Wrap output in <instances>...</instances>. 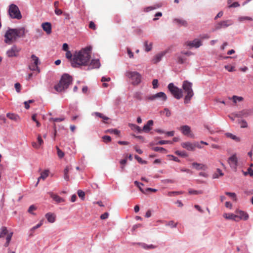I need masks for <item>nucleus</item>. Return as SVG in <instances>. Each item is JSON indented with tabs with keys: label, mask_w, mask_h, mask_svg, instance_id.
Instances as JSON below:
<instances>
[{
	"label": "nucleus",
	"mask_w": 253,
	"mask_h": 253,
	"mask_svg": "<svg viewBox=\"0 0 253 253\" xmlns=\"http://www.w3.org/2000/svg\"><path fill=\"white\" fill-rule=\"evenodd\" d=\"M192 54V53L190 51L182 52L180 54H176V57L177 63L179 64H183L186 60L184 55L190 56Z\"/></svg>",
	"instance_id": "nucleus-11"
},
{
	"label": "nucleus",
	"mask_w": 253,
	"mask_h": 253,
	"mask_svg": "<svg viewBox=\"0 0 253 253\" xmlns=\"http://www.w3.org/2000/svg\"><path fill=\"white\" fill-rule=\"evenodd\" d=\"M88 65V69H94V68H98L100 66V63L99 59H93L91 61Z\"/></svg>",
	"instance_id": "nucleus-19"
},
{
	"label": "nucleus",
	"mask_w": 253,
	"mask_h": 253,
	"mask_svg": "<svg viewBox=\"0 0 253 253\" xmlns=\"http://www.w3.org/2000/svg\"><path fill=\"white\" fill-rule=\"evenodd\" d=\"M192 84L187 81H184L182 84V88L186 93L184 97V103H189L192 97L194 95V92L192 88Z\"/></svg>",
	"instance_id": "nucleus-4"
},
{
	"label": "nucleus",
	"mask_w": 253,
	"mask_h": 253,
	"mask_svg": "<svg viewBox=\"0 0 253 253\" xmlns=\"http://www.w3.org/2000/svg\"><path fill=\"white\" fill-rule=\"evenodd\" d=\"M188 193L190 195H192V194H194V195L202 194L203 193V191H202V190L197 191V190H193L192 189H190L188 190Z\"/></svg>",
	"instance_id": "nucleus-37"
},
{
	"label": "nucleus",
	"mask_w": 253,
	"mask_h": 253,
	"mask_svg": "<svg viewBox=\"0 0 253 253\" xmlns=\"http://www.w3.org/2000/svg\"><path fill=\"white\" fill-rule=\"evenodd\" d=\"M134 184H135L136 186H137L139 188V189L142 192H144L143 189L141 187V186L143 185V183L139 182L137 181H134Z\"/></svg>",
	"instance_id": "nucleus-47"
},
{
	"label": "nucleus",
	"mask_w": 253,
	"mask_h": 253,
	"mask_svg": "<svg viewBox=\"0 0 253 253\" xmlns=\"http://www.w3.org/2000/svg\"><path fill=\"white\" fill-rule=\"evenodd\" d=\"M129 126L131 127L132 129H134L139 132H141L142 131V129H141L139 126L136 125L129 124Z\"/></svg>",
	"instance_id": "nucleus-38"
},
{
	"label": "nucleus",
	"mask_w": 253,
	"mask_h": 253,
	"mask_svg": "<svg viewBox=\"0 0 253 253\" xmlns=\"http://www.w3.org/2000/svg\"><path fill=\"white\" fill-rule=\"evenodd\" d=\"M168 89L171 92V93L173 95V96L177 99H179L181 98L182 95V91L181 89H179L176 86H174L173 84L170 83L168 85Z\"/></svg>",
	"instance_id": "nucleus-7"
},
{
	"label": "nucleus",
	"mask_w": 253,
	"mask_h": 253,
	"mask_svg": "<svg viewBox=\"0 0 253 253\" xmlns=\"http://www.w3.org/2000/svg\"><path fill=\"white\" fill-rule=\"evenodd\" d=\"M103 141L105 143H108L111 141V138L108 135H105L102 137Z\"/></svg>",
	"instance_id": "nucleus-44"
},
{
	"label": "nucleus",
	"mask_w": 253,
	"mask_h": 253,
	"mask_svg": "<svg viewBox=\"0 0 253 253\" xmlns=\"http://www.w3.org/2000/svg\"><path fill=\"white\" fill-rule=\"evenodd\" d=\"M108 216H109L108 213L105 212L101 215L100 218L101 219H105L108 217Z\"/></svg>",
	"instance_id": "nucleus-63"
},
{
	"label": "nucleus",
	"mask_w": 253,
	"mask_h": 253,
	"mask_svg": "<svg viewBox=\"0 0 253 253\" xmlns=\"http://www.w3.org/2000/svg\"><path fill=\"white\" fill-rule=\"evenodd\" d=\"M25 35V29L23 27L11 29L8 28L4 34V42L11 44L15 42L18 38L23 37Z\"/></svg>",
	"instance_id": "nucleus-2"
},
{
	"label": "nucleus",
	"mask_w": 253,
	"mask_h": 253,
	"mask_svg": "<svg viewBox=\"0 0 253 253\" xmlns=\"http://www.w3.org/2000/svg\"><path fill=\"white\" fill-rule=\"evenodd\" d=\"M225 194L230 197L234 201H237L236 195L235 193L226 192Z\"/></svg>",
	"instance_id": "nucleus-39"
},
{
	"label": "nucleus",
	"mask_w": 253,
	"mask_h": 253,
	"mask_svg": "<svg viewBox=\"0 0 253 253\" xmlns=\"http://www.w3.org/2000/svg\"><path fill=\"white\" fill-rule=\"evenodd\" d=\"M252 18L248 16L241 17L239 18V20L240 21H243L244 20H252Z\"/></svg>",
	"instance_id": "nucleus-58"
},
{
	"label": "nucleus",
	"mask_w": 253,
	"mask_h": 253,
	"mask_svg": "<svg viewBox=\"0 0 253 253\" xmlns=\"http://www.w3.org/2000/svg\"><path fill=\"white\" fill-rule=\"evenodd\" d=\"M244 175H247V174H249L251 177H253V170L251 168H249L248 169V171L246 172H244Z\"/></svg>",
	"instance_id": "nucleus-42"
},
{
	"label": "nucleus",
	"mask_w": 253,
	"mask_h": 253,
	"mask_svg": "<svg viewBox=\"0 0 253 253\" xmlns=\"http://www.w3.org/2000/svg\"><path fill=\"white\" fill-rule=\"evenodd\" d=\"M20 50V48H18L16 45H13L10 49L7 51L6 54L9 57L17 56Z\"/></svg>",
	"instance_id": "nucleus-12"
},
{
	"label": "nucleus",
	"mask_w": 253,
	"mask_h": 253,
	"mask_svg": "<svg viewBox=\"0 0 253 253\" xmlns=\"http://www.w3.org/2000/svg\"><path fill=\"white\" fill-rule=\"evenodd\" d=\"M89 28L90 29H91L94 30H95L96 29V25H95V23L92 21H90L89 24Z\"/></svg>",
	"instance_id": "nucleus-57"
},
{
	"label": "nucleus",
	"mask_w": 253,
	"mask_h": 253,
	"mask_svg": "<svg viewBox=\"0 0 253 253\" xmlns=\"http://www.w3.org/2000/svg\"><path fill=\"white\" fill-rule=\"evenodd\" d=\"M31 59L33 61L34 64L29 65V69L32 71H37L38 73L40 72V70L38 67L40 64L39 59L35 55L33 54L31 56Z\"/></svg>",
	"instance_id": "nucleus-8"
},
{
	"label": "nucleus",
	"mask_w": 253,
	"mask_h": 253,
	"mask_svg": "<svg viewBox=\"0 0 253 253\" xmlns=\"http://www.w3.org/2000/svg\"><path fill=\"white\" fill-rule=\"evenodd\" d=\"M55 13L57 15H60L63 13V11L62 10L58 9L56 7V8H55L54 10Z\"/></svg>",
	"instance_id": "nucleus-60"
},
{
	"label": "nucleus",
	"mask_w": 253,
	"mask_h": 253,
	"mask_svg": "<svg viewBox=\"0 0 253 253\" xmlns=\"http://www.w3.org/2000/svg\"><path fill=\"white\" fill-rule=\"evenodd\" d=\"M91 57L90 50L88 48L83 49L74 55L71 61L72 66L74 68L80 67L88 65Z\"/></svg>",
	"instance_id": "nucleus-1"
},
{
	"label": "nucleus",
	"mask_w": 253,
	"mask_h": 253,
	"mask_svg": "<svg viewBox=\"0 0 253 253\" xmlns=\"http://www.w3.org/2000/svg\"><path fill=\"white\" fill-rule=\"evenodd\" d=\"M32 119L33 121H34L36 123L37 126L39 127L41 126V124L36 119V114L33 115V116H32Z\"/></svg>",
	"instance_id": "nucleus-52"
},
{
	"label": "nucleus",
	"mask_w": 253,
	"mask_h": 253,
	"mask_svg": "<svg viewBox=\"0 0 253 253\" xmlns=\"http://www.w3.org/2000/svg\"><path fill=\"white\" fill-rule=\"evenodd\" d=\"M152 45L153 43L152 42H150V43L148 42V41H146L144 43V45L145 47V50L146 52H149L150 50H151L152 48Z\"/></svg>",
	"instance_id": "nucleus-30"
},
{
	"label": "nucleus",
	"mask_w": 253,
	"mask_h": 253,
	"mask_svg": "<svg viewBox=\"0 0 253 253\" xmlns=\"http://www.w3.org/2000/svg\"><path fill=\"white\" fill-rule=\"evenodd\" d=\"M38 140V144L40 145V146H41L42 145L43 143V141L42 138V137L40 135H39L37 138Z\"/></svg>",
	"instance_id": "nucleus-55"
},
{
	"label": "nucleus",
	"mask_w": 253,
	"mask_h": 253,
	"mask_svg": "<svg viewBox=\"0 0 253 253\" xmlns=\"http://www.w3.org/2000/svg\"><path fill=\"white\" fill-rule=\"evenodd\" d=\"M15 89L17 92H20L21 90V85L19 83H17L14 85Z\"/></svg>",
	"instance_id": "nucleus-54"
},
{
	"label": "nucleus",
	"mask_w": 253,
	"mask_h": 253,
	"mask_svg": "<svg viewBox=\"0 0 253 253\" xmlns=\"http://www.w3.org/2000/svg\"><path fill=\"white\" fill-rule=\"evenodd\" d=\"M164 113H165L166 116L167 117H169L171 115L170 111L168 108L164 109Z\"/></svg>",
	"instance_id": "nucleus-62"
},
{
	"label": "nucleus",
	"mask_w": 253,
	"mask_h": 253,
	"mask_svg": "<svg viewBox=\"0 0 253 253\" xmlns=\"http://www.w3.org/2000/svg\"><path fill=\"white\" fill-rule=\"evenodd\" d=\"M108 132L111 133H114L116 135L119 134L120 131L117 129H110L108 130Z\"/></svg>",
	"instance_id": "nucleus-46"
},
{
	"label": "nucleus",
	"mask_w": 253,
	"mask_h": 253,
	"mask_svg": "<svg viewBox=\"0 0 253 253\" xmlns=\"http://www.w3.org/2000/svg\"><path fill=\"white\" fill-rule=\"evenodd\" d=\"M253 114V109H248L243 110L238 113L236 116L238 117H248Z\"/></svg>",
	"instance_id": "nucleus-16"
},
{
	"label": "nucleus",
	"mask_w": 253,
	"mask_h": 253,
	"mask_svg": "<svg viewBox=\"0 0 253 253\" xmlns=\"http://www.w3.org/2000/svg\"><path fill=\"white\" fill-rule=\"evenodd\" d=\"M127 159L126 158L121 160L120 162V164L121 165V170L124 171L125 169V166L126 164Z\"/></svg>",
	"instance_id": "nucleus-41"
},
{
	"label": "nucleus",
	"mask_w": 253,
	"mask_h": 253,
	"mask_svg": "<svg viewBox=\"0 0 253 253\" xmlns=\"http://www.w3.org/2000/svg\"><path fill=\"white\" fill-rule=\"evenodd\" d=\"M12 235H13L12 232H11L7 235V236L6 238V243L4 244V246L5 247H7L9 245V244L11 241Z\"/></svg>",
	"instance_id": "nucleus-36"
},
{
	"label": "nucleus",
	"mask_w": 253,
	"mask_h": 253,
	"mask_svg": "<svg viewBox=\"0 0 253 253\" xmlns=\"http://www.w3.org/2000/svg\"><path fill=\"white\" fill-rule=\"evenodd\" d=\"M153 125V120H149L147 124L144 126L142 131L146 133L149 132L151 130V126Z\"/></svg>",
	"instance_id": "nucleus-21"
},
{
	"label": "nucleus",
	"mask_w": 253,
	"mask_h": 253,
	"mask_svg": "<svg viewBox=\"0 0 253 253\" xmlns=\"http://www.w3.org/2000/svg\"><path fill=\"white\" fill-rule=\"evenodd\" d=\"M172 141H168V140H161V141H159L158 143V144H160V145H163V144H172Z\"/></svg>",
	"instance_id": "nucleus-51"
},
{
	"label": "nucleus",
	"mask_w": 253,
	"mask_h": 253,
	"mask_svg": "<svg viewBox=\"0 0 253 253\" xmlns=\"http://www.w3.org/2000/svg\"><path fill=\"white\" fill-rule=\"evenodd\" d=\"M175 153L176 155L182 157H186L187 156L186 153L184 151H176Z\"/></svg>",
	"instance_id": "nucleus-45"
},
{
	"label": "nucleus",
	"mask_w": 253,
	"mask_h": 253,
	"mask_svg": "<svg viewBox=\"0 0 253 253\" xmlns=\"http://www.w3.org/2000/svg\"><path fill=\"white\" fill-rule=\"evenodd\" d=\"M72 82V78L68 74H64L59 83L54 86V89L58 92H61L67 89Z\"/></svg>",
	"instance_id": "nucleus-3"
},
{
	"label": "nucleus",
	"mask_w": 253,
	"mask_h": 253,
	"mask_svg": "<svg viewBox=\"0 0 253 253\" xmlns=\"http://www.w3.org/2000/svg\"><path fill=\"white\" fill-rule=\"evenodd\" d=\"M192 166L193 168L197 170H206L207 169V166L203 164L198 163H193L192 164Z\"/></svg>",
	"instance_id": "nucleus-20"
},
{
	"label": "nucleus",
	"mask_w": 253,
	"mask_h": 253,
	"mask_svg": "<svg viewBox=\"0 0 253 253\" xmlns=\"http://www.w3.org/2000/svg\"><path fill=\"white\" fill-rule=\"evenodd\" d=\"M233 24L231 20H227L221 21L215 25V30H218L221 28H226Z\"/></svg>",
	"instance_id": "nucleus-13"
},
{
	"label": "nucleus",
	"mask_w": 253,
	"mask_h": 253,
	"mask_svg": "<svg viewBox=\"0 0 253 253\" xmlns=\"http://www.w3.org/2000/svg\"><path fill=\"white\" fill-rule=\"evenodd\" d=\"M48 172H49L48 170H45L44 171H43L41 173L40 177H39V178H38V181L37 183V185L38 184L39 181L40 179L44 180L48 176Z\"/></svg>",
	"instance_id": "nucleus-33"
},
{
	"label": "nucleus",
	"mask_w": 253,
	"mask_h": 253,
	"mask_svg": "<svg viewBox=\"0 0 253 253\" xmlns=\"http://www.w3.org/2000/svg\"><path fill=\"white\" fill-rule=\"evenodd\" d=\"M200 37L202 40H204V39H209L210 38V36L209 35L206 34L201 35L200 36Z\"/></svg>",
	"instance_id": "nucleus-59"
},
{
	"label": "nucleus",
	"mask_w": 253,
	"mask_h": 253,
	"mask_svg": "<svg viewBox=\"0 0 253 253\" xmlns=\"http://www.w3.org/2000/svg\"><path fill=\"white\" fill-rule=\"evenodd\" d=\"M165 52H161L156 54L153 59V62L155 64L157 63L161 60L162 58L165 55Z\"/></svg>",
	"instance_id": "nucleus-25"
},
{
	"label": "nucleus",
	"mask_w": 253,
	"mask_h": 253,
	"mask_svg": "<svg viewBox=\"0 0 253 253\" xmlns=\"http://www.w3.org/2000/svg\"><path fill=\"white\" fill-rule=\"evenodd\" d=\"M225 135L227 137L231 138V139L235 140L236 142L240 141V138L239 137L236 136V135H235L231 133L227 132L225 134Z\"/></svg>",
	"instance_id": "nucleus-28"
},
{
	"label": "nucleus",
	"mask_w": 253,
	"mask_h": 253,
	"mask_svg": "<svg viewBox=\"0 0 253 253\" xmlns=\"http://www.w3.org/2000/svg\"><path fill=\"white\" fill-rule=\"evenodd\" d=\"M45 217L50 223H53L55 221L56 215L54 213L48 212L45 214Z\"/></svg>",
	"instance_id": "nucleus-24"
},
{
	"label": "nucleus",
	"mask_w": 253,
	"mask_h": 253,
	"mask_svg": "<svg viewBox=\"0 0 253 253\" xmlns=\"http://www.w3.org/2000/svg\"><path fill=\"white\" fill-rule=\"evenodd\" d=\"M185 45L190 47H195L198 48L201 45V42L200 40L195 39L193 41H187L185 42Z\"/></svg>",
	"instance_id": "nucleus-15"
},
{
	"label": "nucleus",
	"mask_w": 253,
	"mask_h": 253,
	"mask_svg": "<svg viewBox=\"0 0 253 253\" xmlns=\"http://www.w3.org/2000/svg\"><path fill=\"white\" fill-rule=\"evenodd\" d=\"M50 196L51 198H52L57 203H60L64 202L65 201V200L57 195V194H54L53 193H49Z\"/></svg>",
	"instance_id": "nucleus-22"
},
{
	"label": "nucleus",
	"mask_w": 253,
	"mask_h": 253,
	"mask_svg": "<svg viewBox=\"0 0 253 253\" xmlns=\"http://www.w3.org/2000/svg\"><path fill=\"white\" fill-rule=\"evenodd\" d=\"M66 57L69 59L71 60V61L72 60H71L72 54L71 52L70 51H67L66 53Z\"/></svg>",
	"instance_id": "nucleus-61"
},
{
	"label": "nucleus",
	"mask_w": 253,
	"mask_h": 253,
	"mask_svg": "<svg viewBox=\"0 0 253 253\" xmlns=\"http://www.w3.org/2000/svg\"><path fill=\"white\" fill-rule=\"evenodd\" d=\"M7 228L5 226H2L0 229V238H3L6 235L8 234Z\"/></svg>",
	"instance_id": "nucleus-32"
},
{
	"label": "nucleus",
	"mask_w": 253,
	"mask_h": 253,
	"mask_svg": "<svg viewBox=\"0 0 253 253\" xmlns=\"http://www.w3.org/2000/svg\"><path fill=\"white\" fill-rule=\"evenodd\" d=\"M78 195L79 197L81 198L82 199H83L85 196V193L84 191H83L81 190H79L78 191Z\"/></svg>",
	"instance_id": "nucleus-48"
},
{
	"label": "nucleus",
	"mask_w": 253,
	"mask_h": 253,
	"mask_svg": "<svg viewBox=\"0 0 253 253\" xmlns=\"http://www.w3.org/2000/svg\"><path fill=\"white\" fill-rule=\"evenodd\" d=\"M42 27L44 31L46 32L47 35L51 33V24L49 22H44L42 23Z\"/></svg>",
	"instance_id": "nucleus-17"
},
{
	"label": "nucleus",
	"mask_w": 253,
	"mask_h": 253,
	"mask_svg": "<svg viewBox=\"0 0 253 253\" xmlns=\"http://www.w3.org/2000/svg\"><path fill=\"white\" fill-rule=\"evenodd\" d=\"M229 99H232L235 104H236L237 101L241 102L243 100V97L241 96H238L236 95H233L231 98L229 97Z\"/></svg>",
	"instance_id": "nucleus-31"
},
{
	"label": "nucleus",
	"mask_w": 253,
	"mask_h": 253,
	"mask_svg": "<svg viewBox=\"0 0 253 253\" xmlns=\"http://www.w3.org/2000/svg\"><path fill=\"white\" fill-rule=\"evenodd\" d=\"M227 161L230 167L236 171L238 165V158L236 155L234 154L232 155L228 158Z\"/></svg>",
	"instance_id": "nucleus-10"
},
{
	"label": "nucleus",
	"mask_w": 253,
	"mask_h": 253,
	"mask_svg": "<svg viewBox=\"0 0 253 253\" xmlns=\"http://www.w3.org/2000/svg\"><path fill=\"white\" fill-rule=\"evenodd\" d=\"M152 149L156 152H160L164 154L167 152V151L165 148L161 147H155Z\"/></svg>",
	"instance_id": "nucleus-35"
},
{
	"label": "nucleus",
	"mask_w": 253,
	"mask_h": 253,
	"mask_svg": "<svg viewBox=\"0 0 253 253\" xmlns=\"http://www.w3.org/2000/svg\"><path fill=\"white\" fill-rule=\"evenodd\" d=\"M223 216L227 219H232L235 221H238L236 218L238 217V215L234 214L233 213H224Z\"/></svg>",
	"instance_id": "nucleus-27"
},
{
	"label": "nucleus",
	"mask_w": 253,
	"mask_h": 253,
	"mask_svg": "<svg viewBox=\"0 0 253 253\" xmlns=\"http://www.w3.org/2000/svg\"><path fill=\"white\" fill-rule=\"evenodd\" d=\"M237 213L238 217L236 218L237 220L238 221L240 219H243L244 220H247L249 218V215L248 213L244 211H239L236 212Z\"/></svg>",
	"instance_id": "nucleus-18"
},
{
	"label": "nucleus",
	"mask_w": 253,
	"mask_h": 253,
	"mask_svg": "<svg viewBox=\"0 0 253 253\" xmlns=\"http://www.w3.org/2000/svg\"><path fill=\"white\" fill-rule=\"evenodd\" d=\"M50 121H53V122H62L64 120V118H50Z\"/></svg>",
	"instance_id": "nucleus-53"
},
{
	"label": "nucleus",
	"mask_w": 253,
	"mask_h": 253,
	"mask_svg": "<svg viewBox=\"0 0 253 253\" xmlns=\"http://www.w3.org/2000/svg\"><path fill=\"white\" fill-rule=\"evenodd\" d=\"M157 98H161L163 101H166L167 97L164 92H160L148 97V99L151 100H155Z\"/></svg>",
	"instance_id": "nucleus-14"
},
{
	"label": "nucleus",
	"mask_w": 253,
	"mask_h": 253,
	"mask_svg": "<svg viewBox=\"0 0 253 253\" xmlns=\"http://www.w3.org/2000/svg\"><path fill=\"white\" fill-rule=\"evenodd\" d=\"M57 155L59 158H62L64 156V153L58 147H56Z\"/></svg>",
	"instance_id": "nucleus-43"
},
{
	"label": "nucleus",
	"mask_w": 253,
	"mask_h": 253,
	"mask_svg": "<svg viewBox=\"0 0 253 253\" xmlns=\"http://www.w3.org/2000/svg\"><path fill=\"white\" fill-rule=\"evenodd\" d=\"M152 85L153 88H157L158 87V80L154 79L152 81Z\"/></svg>",
	"instance_id": "nucleus-49"
},
{
	"label": "nucleus",
	"mask_w": 253,
	"mask_h": 253,
	"mask_svg": "<svg viewBox=\"0 0 253 253\" xmlns=\"http://www.w3.org/2000/svg\"><path fill=\"white\" fill-rule=\"evenodd\" d=\"M181 146L183 148L186 149L188 151H194L195 148L198 147L201 148V147L198 144V143H192L189 142H183L181 143Z\"/></svg>",
	"instance_id": "nucleus-9"
},
{
	"label": "nucleus",
	"mask_w": 253,
	"mask_h": 253,
	"mask_svg": "<svg viewBox=\"0 0 253 253\" xmlns=\"http://www.w3.org/2000/svg\"><path fill=\"white\" fill-rule=\"evenodd\" d=\"M8 13L10 17L12 19L19 20L22 18L18 7L14 4H11L9 5Z\"/></svg>",
	"instance_id": "nucleus-6"
},
{
	"label": "nucleus",
	"mask_w": 253,
	"mask_h": 253,
	"mask_svg": "<svg viewBox=\"0 0 253 253\" xmlns=\"http://www.w3.org/2000/svg\"><path fill=\"white\" fill-rule=\"evenodd\" d=\"M173 22L177 24L179 26L187 27L188 25L187 22L182 19L175 18Z\"/></svg>",
	"instance_id": "nucleus-23"
},
{
	"label": "nucleus",
	"mask_w": 253,
	"mask_h": 253,
	"mask_svg": "<svg viewBox=\"0 0 253 253\" xmlns=\"http://www.w3.org/2000/svg\"><path fill=\"white\" fill-rule=\"evenodd\" d=\"M93 115L96 117H99V118L102 119L104 120V121H103L104 123H105V121L108 120L109 119L108 117L104 116L103 114L100 113L99 112H94L93 113Z\"/></svg>",
	"instance_id": "nucleus-34"
},
{
	"label": "nucleus",
	"mask_w": 253,
	"mask_h": 253,
	"mask_svg": "<svg viewBox=\"0 0 253 253\" xmlns=\"http://www.w3.org/2000/svg\"><path fill=\"white\" fill-rule=\"evenodd\" d=\"M37 209V208L36 206H35L34 205H31L29 209H28V212L30 213H32V214H34V213L32 212V211H35Z\"/></svg>",
	"instance_id": "nucleus-56"
},
{
	"label": "nucleus",
	"mask_w": 253,
	"mask_h": 253,
	"mask_svg": "<svg viewBox=\"0 0 253 253\" xmlns=\"http://www.w3.org/2000/svg\"><path fill=\"white\" fill-rule=\"evenodd\" d=\"M125 75L130 80L133 85H138L141 82V75L137 72L127 71Z\"/></svg>",
	"instance_id": "nucleus-5"
},
{
	"label": "nucleus",
	"mask_w": 253,
	"mask_h": 253,
	"mask_svg": "<svg viewBox=\"0 0 253 253\" xmlns=\"http://www.w3.org/2000/svg\"><path fill=\"white\" fill-rule=\"evenodd\" d=\"M177 223H175L173 221H170L166 224V225L172 227H176Z\"/></svg>",
	"instance_id": "nucleus-50"
},
{
	"label": "nucleus",
	"mask_w": 253,
	"mask_h": 253,
	"mask_svg": "<svg viewBox=\"0 0 253 253\" xmlns=\"http://www.w3.org/2000/svg\"><path fill=\"white\" fill-rule=\"evenodd\" d=\"M139 245H141L142 247H143L145 249H154L155 248V247L153 246V245H150L149 246H147L146 244L144 243H138V244Z\"/></svg>",
	"instance_id": "nucleus-40"
},
{
	"label": "nucleus",
	"mask_w": 253,
	"mask_h": 253,
	"mask_svg": "<svg viewBox=\"0 0 253 253\" xmlns=\"http://www.w3.org/2000/svg\"><path fill=\"white\" fill-rule=\"evenodd\" d=\"M6 117L8 118L9 119L14 120L15 121H18L19 120V116L12 113H7L6 114Z\"/></svg>",
	"instance_id": "nucleus-29"
},
{
	"label": "nucleus",
	"mask_w": 253,
	"mask_h": 253,
	"mask_svg": "<svg viewBox=\"0 0 253 253\" xmlns=\"http://www.w3.org/2000/svg\"><path fill=\"white\" fill-rule=\"evenodd\" d=\"M180 129L182 133L185 135H188L191 131L190 127L187 125L181 126Z\"/></svg>",
	"instance_id": "nucleus-26"
},
{
	"label": "nucleus",
	"mask_w": 253,
	"mask_h": 253,
	"mask_svg": "<svg viewBox=\"0 0 253 253\" xmlns=\"http://www.w3.org/2000/svg\"><path fill=\"white\" fill-rule=\"evenodd\" d=\"M240 6V4L238 2H234L232 4L229 5V7H237Z\"/></svg>",
	"instance_id": "nucleus-64"
}]
</instances>
